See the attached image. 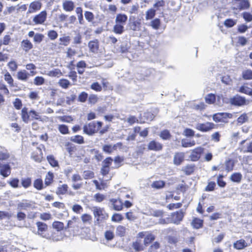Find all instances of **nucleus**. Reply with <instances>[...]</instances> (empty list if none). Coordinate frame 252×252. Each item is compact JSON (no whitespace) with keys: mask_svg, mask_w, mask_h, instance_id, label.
Masks as SVG:
<instances>
[{"mask_svg":"<svg viewBox=\"0 0 252 252\" xmlns=\"http://www.w3.org/2000/svg\"><path fill=\"white\" fill-rule=\"evenodd\" d=\"M82 180L81 176L78 174H73L72 176V181L73 184L72 185V188L75 190H78L82 188L83 184L82 182L77 183Z\"/></svg>","mask_w":252,"mask_h":252,"instance_id":"f3484780","label":"nucleus"},{"mask_svg":"<svg viewBox=\"0 0 252 252\" xmlns=\"http://www.w3.org/2000/svg\"><path fill=\"white\" fill-rule=\"evenodd\" d=\"M196 169L194 164H187L182 169L184 173L187 175H190L193 173Z\"/></svg>","mask_w":252,"mask_h":252,"instance_id":"473e14b6","label":"nucleus"},{"mask_svg":"<svg viewBox=\"0 0 252 252\" xmlns=\"http://www.w3.org/2000/svg\"><path fill=\"white\" fill-rule=\"evenodd\" d=\"M234 161L232 159H228L225 162V170L227 172H230L233 170L234 166Z\"/></svg>","mask_w":252,"mask_h":252,"instance_id":"c03bdc74","label":"nucleus"},{"mask_svg":"<svg viewBox=\"0 0 252 252\" xmlns=\"http://www.w3.org/2000/svg\"><path fill=\"white\" fill-rule=\"evenodd\" d=\"M205 102L208 104H213L216 102V96L214 94L210 93L206 95L205 98Z\"/></svg>","mask_w":252,"mask_h":252,"instance_id":"a18cd8bd","label":"nucleus"},{"mask_svg":"<svg viewBox=\"0 0 252 252\" xmlns=\"http://www.w3.org/2000/svg\"><path fill=\"white\" fill-rule=\"evenodd\" d=\"M4 79L10 87H14V80L8 71H6L4 74Z\"/></svg>","mask_w":252,"mask_h":252,"instance_id":"3c124183","label":"nucleus"},{"mask_svg":"<svg viewBox=\"0 0 252 252\" xmlns=\"http://www.w3.org/2000/svg\"><path fill=\"white\" fill-rule=\"evenodd\" d=\"M103 123L100 121H93L86 124L83 126V132L84 133L92 136L97 133L101 128Z\"/></svg>","mask_w":252,"mask_h":252,"instance_id":"7ed1b4c3","label":"nucleus"},{"mask_svg":"<svg viewBox=\"0 0 252 252\" xmlns=\"http://www.w3.org/2000/svg\"><path fill=\"white\" fill-rule=\"evenodd\" d=\"M81 219L84 224H90L92 221V217L88 214H84L81 216Z\"/></svg>","mask_w":252,"mask_h":252,"instance_id":"052dcab7","label":"nucleus"},{"mask_svg":"<svg viewBox=\"0 0 252 252\" xmlns=\"http://www.w3.org/2000/svg\"><path fill=\"white\" fill-rule=\"evenodd\" d=\"M47 159L51 166L53 167L59 166L58 161L55 158L53 155L47 156Z\"/></svg>","mask_w":252,"mask_h":252,"instance_id":"de8ad7c7","label":"nucleus"},{"mask_svg":"<svg viewBox=\"0 0 252 252\" xmlns=\"http://www.w3.org/2000/svg\"><path fill=\"white\" fill-rule=\"evenodd\" d=\"M88 47L90 52L94 53H97L99 48L98 39H94L90 41L88 43Z\"/></svg>","mask_w":252,"mask_h":252,"instance_id":"5701e85b","label":"nucleus"},{"mask_svg":"<svg viewBox=\"0 0 252 252\" xmlns=\"http://www.w3.org/2000/svg\"><path fill=\"white\" fill-rule=\"evenodd\" d=\"M31 75L26 70H21L17 73V78L19 80L27 81Z\"/></svg>","mask_w":252,"mask_h":252,"instance_id":"c756f323","label":"nucleus"},{"mask_svg":"<svg viewBox=\"0 0 252 252\" xmlns=\"http://www.w3.org/2000/svg\"><path fill=\"white\" fill-rule=\"evenodd\" d=\"M185 213L182 210L171 213L170 217H167L165 220H161V223L163 224L174 223L179 224L182 221Z\"/></svg>","mask_w":252,"mask_h":252,"instance_id":"f03ea898","label":"nucleus"},{"mask_svg":"<svg viewBox=\"0 0 252 252\" xmlns=\"http://www.w3.org/2000/svg\"><path fill=\"white\" fill-rule=\"evenodd\" d=\"M70 40L71 39L69 36H64L61 37L59 39V41L60 42V44L61 45L66 46L69 44Z\"/></svg>","mask_w":252,"mask_h":252,"instance_id":"69168bd1","label":"nucleus"},{"mask_svg":"<svg viewBox=\"0 0 252 252\" xmlns=\"http://www.w3.org/2000/svg\"><path fill=\"white\" fill-rule=\"evenodd\" d=\"M196 143L194 140H188L187 139H182L181 140V145L184 148H189L194 146Z\"/></svg>","mask_w":252,"mask_h":252,"instance_id":"58836bf2","label":"nucleus"},{"mask_svg":"<svg viewBox=\"0 0 252 252\" xmlns=\"http://www.w3.org/2000/svg\"><path fill=\"white\" fill-rule=\"evenodd\" d=\"M132 248L135 252H140L145 249L146 246L142 244L140 240H136L133 242L131 245Z\"/></svg>","mask_w":252,"mask_h":252,"instance_id":"a878e982","label":"nucleus"},{"mask_svg":"<svg viewBox=\"0 0 252 252\" xmlns=\"http://www.w3.org/2000/svg\"><path fill=\"white\" fill-rule=\"evenodd\" d=\"M11 168L9 163L2 164L0 162V174L7 177L11 174Z\"/></svg>","mask_w":252,"mask_h":252,"instance_id":"aec40b11","label":"nucleus"},{"mask_svg":"<svg viewBox=\"0 0 252 252\" xmlns=\"http://www.w3.org/2000/svg\"><path fill=\"white\" fill-rule=\"evenodd\" d=\"M43 158V153L41 148L39 147H36L32 153L31 158L36 162H41Z\"/></svg>","mask_w":252,"mask_h":252,"instance_id":"dca6fc26","label":"nucleus"},{"mask_svg":"<svg viewBox=\"0 0 252 252\" xmlns=\"http://www.w3.org/2000/svg\"><path fill=\"white\" fill-rule=\"evenodd\" d=\"M33 45L31 41L28 39H23L21 43V47L26 53L29 52L33 48Z\"/></svg>","mask_w":252,"mask_h":252,"instance_id":"cd10ccee","label":"nucleus"},{"mask_svg":"<svg viewBox=\"0 0 252 252\" xmlns=\"http://www.w3.org/2000/svg\"><path fill=\"white\" fill-rule=\"evenodd\" d=\"M81 222L77 217L73 216L71 219L68 220L65 229H68L69 231L73 232H78L81 228L80 224Z\"/></svg>","mask_w":252,"mask_h":252,"instance_id":"423d86ee","label":"nucleus"},{"mask_svg":"<svg viewBox=\"0 0 252 252\" xmlns=\"http://www.w3.org/2000/svg\"><path fill=\"white\" fill-rule=\"evenodd\" d=\"M131 29L134 31H139L141 30V21L140 19H138L133 21L131 23Z\"/></svg>","mask_w":252,"mask_h":252,"instance_id":"5fc2aeb1","label":"nucleus"},{"mask_svg":"<svg viewBox=\"0 0 252 252\" xmlns=\"http://www.w3.org/2000/svg\"><path fill=\"white\" fill-rule=\"evenodd\" d=\"M216 127V125L212 122H207L204 123H198L195 128L202 132L212 131Z\"/></svg>","mask_w":252,"mask_h":252,"instance_id":"1a4fd4ad","label":"nucleus"},{"mask_svg":"<svg viewBox=\"0 0 252 252\" xmlns=\"http://www.w3.org/2000/svg\"><path fill=\"white\" fill-rule=\"evenodd\" d=\"M20 115L22 121L25 123H28L30 121L34 120L42 121L38 112L33 109L29 111V108L26 106L21 109Z\"/></svg>","mask_w":252,"mask_h":252,"instance_id":"f257e3e1","label":"nucleus"},{"mask_svg":"<svg viewBox=\"0 0 252 252\" xmlns=\"http://www.w3.org/2000/svg\"><path fill=\"white\" fill-rule=\"evenodd\" d=\"M33 187L38 190H42L45 187L44 186L43 181L41 178H38L34 181Z\"/></svg>","mask_w":252,"mask_h":252,"instance_id":"a19ab883","label":"nucleus"},{"mask_svg":"<svg viewBox=\"0 0 252 252\" xmlns=\"http://www.w3.org/2000/svg\"><path fill=\"white\" fill-rule=\"evenodd\" d=\"M204 220L198 218H194L192 219L191 224L193 228L198 229L203 226Z\"/></svg>","mask_w":252,"mask_h":252,"instance_id":"7c9ffc66","label":"nucleus"},{"mask_svg":"<svg viewBox=\"0 0 252 252\" xmlns=\"http://www.w3.org/2000/svg\"><path fill=\"white\" fill-rule=\"evenodd\" d=\"M58 128L59 132L62 134L66 135L69 133L68 126L65 125H59Z\"/></svg>","mask_w":252,"mask_h":252,"instance_id":"13d9d810","label":"nucleus"},{"mask_svg":"<svg viewBox=\"0 0 252 252\" xmlns=\"http://www.w3.org/2000/svg\"><path fill=\"white\" fill-rule=\"evenodd\" d=\"M34 206L32 202L28 199H23L17 204V209L19 211L33 209Z\"/></svg>","mask_w":252,"mask_h":252,"instance_id":"9d476101","label":"nucleus"},{"mask_svg":"<svg viewBox=\"0 0 252 252\" xmlns=\"http://www.w3.org/2000/svg\"><path fill=\"white\" fill-rule=\"evenodd\" d=\"M126 233V228L123 225H118L116 228V234L120 237H124Z\"/></svg>","mask_w":252,"mask_h":252,"instance_id":"09e8293b","label":"nucleus"},{"mask_svg":"<svg viewBox=\"0 0 252 252\" xmlns=\"http://www.w3.org/2000/svg\"><path fill=\"white\" fill-rule=\"evenodd\" d=\"M204 148L198 146L191 150L189 158L192 161H197L199 160L204 152Z\"/></svg>","mask_w":252,"mask_h":252,"instance_id":"0eeeda50","label":"nucleus"},{"mask_svg":"<svg viewBox=\"0 0 252 252\" xmlns=\"http://www.w3.org/2000/svg\"><path fill=\"white\" fill-rule=\"evenodd\" d=\"M167 232L173 234L175 233L174 235L167 236L166 239L168 244L176 246L179 241V237L176 235V231L172 228H168Z\"/></svg>","mask_w":252,"mask_h":252,"instance_id":"f8f14e48","label":"nucleus"},{"mask_svg":"<svg viewBox=\"0 0 252 252\" xmlns=\"http://www.w3.org/2000/svg\"><path fill=\"white\" fill-rule=\"evenodd\" d=\"M59 84L60 87L63 89H67L71 85L70 82L66 79H61L59 81Z\"/></svg>","mask_w":252,"mask_h":252,"instance_id":"774afa93","label":"nucleus"},{"mask_svg":"<svg viewBox=\"0 0 252 252\" xmlns=\"http://www.w3.org/2000/svg\"><path fill=\"white\" fill-rule=\"evenodd\" d=\"M76 67L78 69V73L82 74L85 71V68L87 67V63L84 61H80L77 63Z\"/></svg>","mask_w":252,"mask_h":252,"instance_id":"e433bc0d","label":"nucleus"},{"mask_svg":"<svg viewBox=\"0 0 252 252\" xmlns=\"http://www.w3.org/2000/svg\"><path fill=\"white\" fill-rule=\"evenodd\" d=\"M36 225L37 228V234L42 237H46V233L48 230V225L46 223L42 221H37Z\"/></svg>","mask_w":252,"mask_h":252,"instance_id":"2eb2a0df","label":"nucleus"},{"mask_svg":"<svg viewBox=\"0 0 252 252\" xmlns=\"http://www.w3.org/2000/svg\"><path fill=\"white\" fill-rule=\"evenodd\" d=\"M229 102L231 105L237 106H241L247 104L246 98L238 94L230 98Z\"/></svg>","mask_w":252,"mask_h":252,"instance_id":"9b49d317","label":"nucleus"},{"mask_svg":"<svg viewBox=\"0 0 252 252\" xmlns=\"http://www.w3.org/2000/svg\"><path fill=\"white\" fill-rule=\"evenodd\" d=\"M10 157V153L7 149L0 151V162L7 161Z\"/></svg>","mask_w":252,"mask_h":252,"instance_id":"f704fd0d","label":"nucleus"},{"mask_svg":"<svg viewBox=\"0 0 252 252\" xmlns=\"http://www.w3.org/2000/svg\"><path fill=\"white\" fill-rule=\"evenodd\" d=\"M156 10L154 8L148 9L146 12L145 18L147 20L152 19L156 15Z\"/></svg>","mask_w":252,"mask_h":252,"instance_id":"680f3d73","label":"nucleus"},{"mask_svg":"<svg viewBox=\"0 0 252 252\" xmlns=\"http://www.w3.org/2000/svg\"><path fill=\"white\" fill-rule=\"evenodd\" d=\"M248 246V244L245 240L241 239L236 241L233 244V247L236 250H242Z\"/></svg>","mask_w":252,"mask_h":252,"instance_id":"2f4dec72","label":"nucleus"},{"mask_svg":"<svg viewBox=\"0 0 252 252\" xmlns=\"http://www.w3.org/2000/svg\"><path fill=\"white\" fill-rule=\"evenodd\" d=\"M22 186L25 188L27 189L32 186V179L30 177L23 178L21 180Z\"/></svg>","mask_w":252,"mask_h":252,"instance_id":"49530a36","label":"nucleus"},{"mask_svg":"<svg viewBox=\"0 0 252 252\" xmlns=\"http://www.w3.org/2000/svg\"><path fill=\"white\" fill-rule=\"evenodd\" d=\"M165 181L163 180L155 181L151 185V187L154 189H160L165 187Z\"/></svg>","mask_w":252,"mask_h":252,"instance_id":"72a5a7b5","label":"nucleus"},{"mask_svg":"<svg viewBox=\"0 0 252 252\" xmlns=\"http://www.w3.org/2000/svg\"><path fill=\"white\" fill-rule=\"evenodd\" d=\"M185 160V153L184 152L175 153L173 158V163L176 165H180Z\"/></svg>","mask_w":252,"mask_h":252,"instance_id":"393cba45","label":"nucleus"},{"mask_svg":"<svg viewBox=\"0 0 252 252\" xmlns=\"http://www.w3.org/2000/svg\"><path fill=\"white\" fill-rule=\"evenodd\" d=\"M52 227L57 231H61L65 229L64 223L60 221H54L52 223Z\"/></svg>","mask_w":252,"mask_h":252,"instance_id":"ea45409f","label":"nucleus"},{"mask_svg":"<svg viewBox=\"0 0 252 252\" xmlns=\"http://www.w3.org/2000/svg\"><path fill=\"white\" fill-rule=\"evenodd\" d=\"M127 21V16L125 14L119 13L116 16L115 22L116 24L125 26Z\"/></svg>","mask_w":252,"mask_h":252,"instance_id":"c85d7f7f","label":"nucleus"},{"mask_svg":"<svg viewBox=\"0 0 252 252\" xmlns=\"http://www.w3.org/2000/svg\"><path fill=\"white\" fill-rule=\"evenodd\" d=\"M163 149V145L155 140L149 142L148 144V149L149 151H160Z\"/></svg>","mask_w":252,"mask_h":252,"instance_id":"a211bd4d","label":"nucleus"},{"mask_svg":"<svg viewBox=\"0 0 252 252\" xmlns=\"http://www.w3.org/2000/svg\"><path fill=\"white\" fill-rule=\"evenodd\" d=\"M125 31L124 26L115 24L113 28V32L117 34H122Z\"/></svg>","mask_w":252,"mask_h":252,"instance_id":"37998d69","label":"nucleus"},{"mask_svg":"<svg viewBox=\"0 0 252 252\" xmlns=\"http://www.w3.org/2000/svg\"><path fill=\"white\" fill-rule=\"evenodd\" d=\"M249 83L246 82L243 83V85L238 88L237 92L252 97V89L249 87Z\"/></svg>","mask_w":252,"mask_h":252,"instance_id":"4be33fe9","label":"nucleus"},{"mask_svg":"<svg viewBox=\"0 0 252 252\" xmlns=\"http://www.w3.org/2000/svg\"><path fill=\"white\" fill-rule=\"evenodd\" d=\"M54 175L53 173L51 172H48L47 174L46 175L44 183L45 187L50 186L53 182Z\"/></svg>","mask_w":252,"mask_h":252,"instance_id":"8fccbe9b","label":"nucleus"},{"mask_svg":"<svg viewBox=\"0 0 252 252\" xmlns=\"http://www.w3.org/2000/svg\"><path fill=\"white\" fill-rule=\"evenodd\" d=\"M84 16L85 19L89 23H94V15L93 12L86 11L84 13Z\"/></svg>","mask_w":252,"mask_h":252,"instance_id":"864d4df0","label":"nucleus"},{"mask_svg":"<svg viewBox=\"0 0 252 252\" xmlns=\"http://www.w3.org/2000/svg\"><path fill=\"white\" fill-rule=\"evenodd\" d=\"M138 238H144V245L147 247L156 239V236L151 231H141L137 234Z\"/></svg>","mask_w":252,"mask_h":252,"instance_id":"39448f33","label":"nucleus"},{"mask_svg":"<svg viewBox=\"0 0 252 252\" xmlns=\"http://www.w3.org/2000/svg\"><path fill=\"white\" fill-rule=\"evenodd\" d=\"M249 118L247 115V114L244 113L241 115L237 120V124L239 125H241L244 123L248 121Z\"/></svg>","mask_w":252,"mask_h":252,"instance_id":"4d7b16f0","label":"nucleus"},{"mask_svg":"<svg viewBox=\"0 0 252 252\" xmlns=\"http://www.w3.org/2000/svg\"><path fill=\"white\" fill-rule=\"evenodd\" d=\"M92 211L94 216L97 221L106 220L109 218L108 214L106 212L103 208L95 206L93 207Z\"/></svg>","mask_w":252,"mask_h":252,"instance_id":"20e7f679","label":"nucleus"},{"mask_svg":"<svg viewBox=\"0 0 252 252\" xmlns=\"http://www.w3.org/2000/svg\"><path fill=\"white\" fill-rule=\"evenodd\" d=\"M238 9L239 10L248 9L250 7V3L249 0H241Z\"/></svg>","mask_w":252,"mask_h":252,"instance_id":"79ce46f5","label":"nucleus"},{"mask_svg":"<svg viewBox=\"0 0 252 252\" xmlns=\"http://www.w3.org/2000/svg\"><path fill=\"white\" fill-rule=\"evenodd\" d=\"M12 40L11 36L6 34L3 36L2 39H0V48L2 45L7 46L10 44Z\"/></svg>","mask_w":252,"mask_h":252,"instance_id":"c9c22d12","label":"nucleus"},{"mask_svg":"<svg viewBox=\"0 0 252 252\" xmlns=\"http://www.w3.org/2000/svg\"><path fill=\"white\" fill-rule=\"evenodd\" d=\"M110 202L112 203L114 210L120 211L123 209V202L120 199L112 198Z\"/></svg>","mask_w":252,"mask_h":252,"instance_id":"b1692460","label":"nucleus"},{"mask_svg":"<svg viewBox=\"0 0 252 252\" xmlns=\"http://www.w3.org/2000/svg\"><path fill=\"white\" fill-rule=\"evenodd\" d=\"M93 183L95 186V188L98 190H102L105 189L107 185L106 183H105L103 181H101L100 183L96 180H94L93 181Z\"/></svg>","mask_w":252,"mask_h":252,"instance_id":"bf43d9fd","label":"nucleus"},{"mask_svg":"<svg viewBox=\"0 0 252 252\" xmlns=\"http://www.w3.org/2000/svg\"><path fill=\"white\" fill-rule=\"evenodd\" d=\"M10 71L12 72H15L17 70L18 64L16 61L14 60H11L9 61L7 64Z\"/></svg>","mask_w":252,"mask_h":252,"instance_id":"e2e57ef3","label":"nucleus"},{"mask_svg":"<svg viewBox=\"0 0 252 252\" xmlns=\"http://www.w3.org/2000/svg\"><path fill=\"white\" fill-rule=\"evenodd\" d=\"M213 120L216 123H227V119L232 118V114L229 113L220 112L215 113L213 115Z\"/></svg>","mask_w":252,"mask_h":252,"instance_id":"6e6552de","label":"nucleus"},{"mask_svg":"<svg viewBox=\"0 0 252 252\" xmlns=\"http://www.w3.org/2000/svg\"><path fill=\"white\" fill-rule=\"evenodd\" d=\"M161 22L159 19L156 18L151 22V26L155 30H158L160 27Z\"/></svg>","mask_w":252,"mask_h":252,"instance_id":"338daca9","label":"nucleus"},{"mask_svg":"<svg viewBox=\"0 0 252 252\" xmlns=\"http://www.w3.org/2000/svg\"><path fill=\"white\" fill-rule=\"evenodd\" d=\"M165 212L163 210H154L151 212V216L154 217L159 218L158 223L163 224L161 223V220H165L164 218Z\"/></svg>","mask_w":252,"mask_h":252,"instance_id":"bb28decb","label":"nucleus"},{"mask_svg":"<svg viewBox=\"0 0 252 252\" xmlns=\"http://www.w3.org/2000/svg\"><path fill=\"white\" fill-rule=\"evenodd\" d=\"M42 7V3L39 1H33L30 3L27 14L33 13L39 10Z\"/></svg>","mask_w":252,"mask_h":252,"instance_id":"6ab92c4d","label":"nucleus"},{"mask_svg":"<svg viewBox=\"0 0 252 252\" xmlns=\"http://www.w3.org/2000/svg\"><path fill=\"white\" fill-rule=\"evenodd\" d=\"M159 136L162 139L167 140H169L172 135L168 130L164 129L160 132Z\"/></svg>","mask_w":252,"mask_h":252,"instance_id":"6e6d98bb","label":"nucleus"},{"mask_svg":"<svg viewBox=\"0 0 252 252\" xmlns=\"http://www.w3.org/2000/svg\"><path fill=\"white\" fill-rule=\"evenodd\" d=\"M70 140L75 143L82 144L84 143V137L80 135H76L70 138Z\"/></svg>","mask_w":252,"mask_h":252,"instance_id":"603ef678","label":"nucleus"},{"mask_svg":"<svg viewBox=\"0 0 252 252\" xmlns=\"http://www.w3.org/2000/svg\"><path fill=\"white\" fill-rule=\"evenodd\" d=\"M62 6L65 11L70 12L74 10L75 7V4L71 0H64L63 2Z\"/></svg>","mask_w":252,"mask_h":252,"instance_id":"412c9836","label":"nucleus"},{"mask_svg":"<svg viewBox=\"0 0 252 252\" xmlns=\"http://www.w3.org/2000/svg\"><path fill=\"white\" fill-rule=\"evenodd\" d=\"M242 179V175L239 172H235L231 174L230 177V180L233 182L239 183Z\"/></svg>","mask_w":252,"mask_h":252,"instance_id":"4c0bfd02","label":"nucleus"},{"mask_svg":"<svg viewBox=\"0 0 252 252\" xmlns=\"http://www.w3.org/2000/svg\"><path fill=\"white\" fill-rule=\"evenodd\" d=\"M242 76L244 80L252 79V70L251 69H246L243 71Z\"/></svg>","mask_w":252,"mask_h":252,"instance_id":"0e129e2a","label":"nucleus"},{"mask_svg":"<svg viewBox=\"0 0 252 252\" xmlns=\"http://www.w3.org/2000/svg\"><path fill=\"white\" fill-rule=\"evenodd\" d=\"M47 13L46 10L41 11L33 18V22L35 25H42L47 19Z\"/></svg>","mask_w":252,"mask_h":252,"instance_id":"ddd939ff","label":"nucleus"},{"mask_svg":"<svg viewBox=\"0 0 252 252\" xmlns=\"http://www.w3.org/2000/svg\"><path fill=\"white\" fill-rule=\"evenodd\" d=\"M68 186L67 184H63L57 188L56 193L58 195L67 194L70 196H74L75 193L72 191H68Z\"/></svg>","mask_w":252,"mask_h":252,"instance_id":"4468645a","label":"nucleus"}]
</instances>
